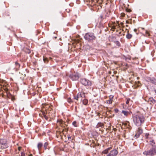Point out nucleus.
<instances>
[{
    "mask_svg": "<svg viewBox=\"0 0 156 156\" xmlns=\"http://www.w3.org/2000/svg\"><path fill=\"white\" fill-rule=\"evenodd\" d=\"M134 32H136L137 31V29H135L134 30Z\"/></svg>",
    "mask_w": 156,
    "mask_h": 156,
    "instance_id": "4c0bfd02",
    "label": "nucleus"
},
{
    "mask_svg": "<svg viewBox=\"0 0 156 156\" xmlns=\"http://www.w3.org/2000/svg\"><path fill=\"white\" fill-rule=\"evenodd\" d=\"M115 112L116 113L118 112L119 111V110L117 109H115Z\"/></svg>",
    "mask_w": 156,
    "mask_h": 156,
    "instance_id": "473e14b6",
    "label": "nucleus"
},
{
    "mask_svg": "<svg viewBox=\"0 0 156 156\" xmlns=\"http://www.w3.org/2000/svg\"><path fill=\"white\" fill-rule=\"evenodd\" d=\"M146 34L147 35V36L149 37L150 36V34L147 30H146L145 31Z\"/></svg>",
    "mask_w": 156,
    "mask_h": 156,
    "instance_id": "c85d7f7f",
    "label": "nucleus"
},
{
    "mask_svg": "<svg viewBox=\"0 0 156 156\" xmlns=\"http://www.w3.org/2000/svg\"><path fill=\"white\" fill-rule=\"evenodd\" d=\"M112 149L111 147H108V148L102 152V153L103 154H107L109 151Z\"/></svg>",
    "mask_w": 156,
    "mask_h": 156,
    "instance_id": "f8f14e48",
    "label": "nucleus"
},
{
    "mask_svg": "<svg viewBox=\"0 0 156 156\" xmlns=\"http://www.w3.org/2000/svg\"><path fill=\"white\" fill-rule=\"evenodd\" d=\"M115 42L117 45L119 46H120V44L119 41H117Z\"/></svg>",
    "mask_w": 156,
    "mask_h": 156,
    "instance_id": "393cba45",
    "label": "nucleus"
},
{
    "mask_svg": "<svg viewBox=\"0 0 156 156\" xmlns=\"http://www.w3.org/2000/svg\"><path fill=\"white\" fill-rule=\"evenodd\" d=\"M21 147H18V150H19V151H20V149H21Z\"/></svg>",
    "mask_w": 156,
    "mask_h": 156,
    "instance_id": "f704fd0d",
    "label": "nucleus"
},
{
    "mask_svg": "<svg viewBox=\"0 0 156 156\" xmlns=\"http://www.w3.org/2000/svg\"><path fill=\"white\" fill-rule=\"evenodd\" d=\"M115 26H113L112 27V28L113 29L112 31H114L115 30Z\"/></svg>",
    "mask_w": 156,
    "mask_h": 156,
    "instance_id": "c756f323",
    "label": "nucleus"
},
{
    "mask_svg": "<svg viewBox=\"0 0 156 156\" xmlns=\"http://www.w3.org/2000/svg\"><path fill=\"white\" fill-rule=\"evenodd\" d=\"M122 113L124 114V115L126 116H127L129 112H128L122 110Z\"/></svg>",
    "mask_w": 156,
    "mask_h": 156,
    "instance_id": "a211bd4d",
    "label": "nucleus"
},
{
    "mask_svg": "<svg viewBox=\"0 0 156 156\" xmlns=\"http://www.w3.org/2000/svg\"><path fill=\"white\" fill-rule=\"evenodd\" d=\"M149 134L148 133H146L145 134V136L146 137V138H148V136H149Z\"/></svg>",
    "mask_w": 156,
    "mask_h": 156,
    "instance_id": "2f4dec72",
    "label": "nucleus"
},
{
    "mask_svg": "<svg viewBox=\"0 0 156 156\" xmlns=\"http://www.w3.org/2000/svg\"><path fill=\"white\" fill-rule=\"evenodd\" d=\"M140 135V134H139V133L137 132V133L135 134V136L136 137V138H137L139 137Z\"/></svg>",
    "mask_w": 156,
    "mask_h": 156,
    "instance_id": "a878e982",
    "label": "nucleus"
},
{
    "mask_svg": "<svg viewBox=\"0 0 156 156\" xmlns=\"http://www.w3.org/2000/svg\"><path fill=\"white\" fill-rule=\"evenodd\" d=\"M30 51H29V52H28L29 54H30Z\"/></svg>",
    "mask_w": 156,
    "mask_h": 156,
    "instance_id": "a18cd8bd",
    "label": "nucleus"
},
{
    "mask_svg": "<svg viewBox=\"0 0 156 156\" xmlns=\"http://www.w3.org/2000/svg\"><path fill=\"white\" fill-rule=\"evenodd\" d=\"M146 80L148 82H150L153 84L156 85V78L154 77H147Z\"/></svg>",
    "mask_w": 156,
    "mask_h": 156,
    "instance_id": "423d86ee",
    "label": "nucleus"
},
{
    "mask_svg": "<svg viewBox=\"0 0 156 156\" xmlns=\"http://www.w3.org/2000/svg\"><path fill=\"white\" fill-rule=\"evenodd\" d=\"M100 17L101 18V19H102L103 18V16L102 15H101L100 16Z\"/></svg>",
    "mask_w": 156,
    "mask_h": 156,
    "instance_id": "e433bc0d",
    "label": "nucleus"
},
{
    "mask_svg": "<svg viewBox=\"0 0 156 156\" xmlns=\"http://www.w3.org/2000/svg\"><path fill=\"white\" fill-rule=\"evenodd\" d=\"M15 65L16 66V69H19L20 67V64L17 62H15Z\"/></svg>",
    "mask_w": 156,
    "mask_h": 156,
    "instance_id": "dca6fc26",
    "label": "nucleus"
},
{
    "mask_svg": "<svg viewBox=\"0 0 156 156\" xmlns=\"http://www.w3.org/2000/svg\"><path fill=\"white\" fill-rule=\"evenodd\" d=\"M29 156H33V155L31 154H30L29 155Z\"/></svg>",
    "mask_w": 156,
    "mask_h": 156,
    "instance_id": "a19ab883",
    "label": "nucleus"
},
{
    "mask_svg": "<svg viewBox=\"0 0 156 156\" xmlns=\"http://www.w3.org/2000/svg\"><path fill=\"white\" fill-rule=\"evenodd\" d=\"M148 102L151 104H154L156 103V101L152 97L148 99Z\"/></svg>",
    "mask_w": 156,
    "mask_h": 156,
    "instance_id": "1a4fd4ad",
    "label": "nucleus"
},
{
    "mask_svg": "<svg viewBox=\"0 0 156 156\" xmlns=\"http://www.w3.org/2000/svg\"><path fill=\"white\" fill-rule=\"evenodd\" d=\"M81 83L84 86H91V81L85 78L81 79L80 80Z\"/></svg>",
    "mask_w": 156,
    "mask_h": 156,
    "instance_id": "39448f33",
    "label": "nucleus"
},
{
    "mask_svg": "<svg viewBox=\"0 0 156 156\" xmlns=\"http://www.w3.org/2000/svg\"><path fill=\"white\" fill-rule=\"evenodd\" d=\"M7 142H8L6 139H0V144H8Z\"/></svg>",
    "mask_w": 156,
    "mask_h": 156,
    "instance_id": "9b49d317",
    "label": "nucleus"
},
{
    "mask_svg": "<svg viewBox=\"0 0 156 156\" xmlns=\"http://www.w3.org/2000/svg\"><path fill=\"white\" fill-rule=\"evenodd\" d=\"M150 142L151 143V145H152V146H154L155 144V143L154 141V140H151L150 141Z\"/></svg>",
    "mask_w": 156,
    "mask_h": 156,
    "instance_id": "4be33fe9",
    "label": "nucleus"
},
{
    "mask_svg": "<svg viewBox=\"0 0 156 156\" xmlns=\"http://www.w3.org/2000/svg\"><path fill=\"white\" fill-rule=\"evenodd\" d=\"M43 145V144L41 142H39L38 143L37 145V147L38 148L39 151H40Z\"/></svg>",
    "mask_w": 156,
    "mask_h": 156,
    "instance_id": "ddd939ff",
    "label": "nucleus"
},
{
    "mask_svg": "<svg viewBox=\"0 0 156 156\" xmlns=\"http://www.w3.org/2000/svg\"><path fill=\"white\" fill-rule=\"evenodd\" d=\"M79 95L80 96V98H85V97L84 93H79Z\"/></svg>",
    "mask_w": 156,
    "mask_h": 156,
    "instance_id": "f3484780",
    "label": "nucleus"
},
{
    "mask_svg": "<svg viewBox=\"0 0 156 156\" xmlns=\"http://www.w3.org/2000/svg\"><path fill=\"white\" fill-rule=\"evenodd\" d=\"M85 39L88 42H92L96 38L94 34L92 33H86L84 36Z\"/></svg>",
    "mask_w": 156,
    "mask_h": 156,
    "instance_id": "20e7f679",
    "label": "nucleus"
},
{
    "mask_svg": "<svg viewBox=\"0 0 156 156\" xmlns=\"http://www.w3.org/2000/svg\"><path fill=\"white\" fill-rule=\"evenodd\" d=\"M68 139L69 140H71V137L70 136H68Z\"/></svg>",
    "mask_w": 156,
    "mask_h": 156,
    "instance_id": "72a5a7b5",
    "label": "nucleus"
},
{
    "mask_svg": "<svg viewBox=\"0 0 156 156\" xmlns=\"http://www.w3.org/2000/svg\"><path fill=\"white\" fill-rule=\"evenodd\" d=\"M67 101L68 102L70 103H71L72 102L71 99L70 98H69L68 99Z\"/></svg>",
    "mask_w": 156,
    "mask_h": 156,
    "instance_id": "bb28decb",
    "label": "nucleus"
},
{
    "mask_svg": "<svg viewBox=\"0 0 156 156\" xmlns=\"http://www.w3.org/2000/svg\"><path fill=\"white\" fill-rule=\"evenodd\" d=\"M8 144H0V149H5L8 147Z\"/></svg>",
    "mask_w": 156,
    "mask_h": 156,
    "instance_id": "9d476101",
    "label": "nucleus"
},
{
    "mask_svg": "<svg viewBox=\"0 0 156 156\" xmlns=\"http://www.w3.org/2000/svg\"><path fill=\"white\" fill-rule=\"evenodd\" d=\"M137 132L139 133V134H141L143 132V130L140 128H138Z\"/></svg>",
    "mask_w": 156,
    "mask_h": 156,
    "instance_id": "aec40b11",
    "label": "nucleus"
},
{
    "mask_svg": "<svg viewBox=\"0 0 156 156\" xmlns=\"http://www.w3.org/2000/svg\"><path fill=\"white\" fill-rule=\"evenodd\" d=\"M60 122H61V123H62V120H61L60 121Z\"/></svg>",
    "mask_w": 156,
    "mask_h": 156,
    "instance_id": "58836bf2",
    "label": "nucleus"
},
{
    "mask_svg": "<svg viewBox=\"0 0 156 156\" xmlns=\"http://www.w3.org/2000/svg\"><path fill=\"white\" fill-rule=\"evenodd\" d=\"M142 28L143 30H144V28Z\"/></svg>",
    "mask_w": 156,
    "mask_h": 156,
    "instance_id": "c03bdc74",
    "label": "nucleus"
},
{
    "mask_svg": "<svg viewBox=\"0 0 156 156\" xmlns=\"http://www.w3.org/2000/svg\"><path fill=\"white\" fill-rule=\"evenodd\" d=\"M113 98V96H110V98H109V99L108 100H107L106 101L107 103L108 104H110L112 103V99Z\"/></svg>",
    "mask_w": 156,
    "mask_h": 156,
    "instance_id": "4468645a",
    "label": "nucleus"
},
{
    "mask_svg": "<svg viewBox=\"0 0 156 156\" xmlns=\"http://www.w3.org/2000/svg\"><path fill=\"white\" fill-rule=\"evenodd\" d=\"M154 92H155V94H156V89L154 90Z\"/></svg>",
    "mask_w": 156,
    "mask_h": 156,
    "instance_id": "37998d69",
    "label": "nucleus"
},
{
    "mask_svg": "<svg viewBox=\"0 0 156 156\" xmlns=\"http://www.w3.org/2000/svg\"><path fill=\"white\" fill-rule=\"evenodd\" d=\"M129 103V101H128V100H127L126 101V104H128V103Z\"/></svg>",
    "mask_w": 156,
    "mask_h": 156,
    "instance_id": "c9c22d12",
    "label": "nucleus"
},
{
    "mask_svg": "<svg viewBox=\"0 0 156 156\" xmlns=\"http://www.w3.org/2000/svg\"><path fill=\"white\" fill-rule=\"evenodd\" d=\"M132 36V35L129 33H128L126 35V37L128 39H130L131 38Z\"/></svg>",
    "mask_w": 156,
    "mask_h": 156,
    "instance_id": "6ab92c4d",
    "label": "nucleus"
},
{
    "mask_svg": "<svg viewBox=\"0 0 156 156\" xmlns=\"http://www.w3.org/2000/svg\"><path fill=\"white\" fill-rule=\"evenodd\" d=\"M69 76L73 81L77 80L79 78V75L77 73L70 74Z\"/></svg>",
    "mask_w": 156,
    "mask_h": 156,
    "instance_id": "0eeeda50",
    "label": "nucleus"
},
{
    "mask_svg": "<svg viewBox=\"0 0 156 156\" xmlns=\"http://www.w3.org/2000/svg\"><path fill=\"white\" fill-rule=\"evenodd\" d=\"M43 60L44 63H47L48 62V60L47 58H44V57Z\"/></svg>",
    "mask_w": 156,
    "mask_h": 156,
    "instance_id": "5701e85b",
    "label": "nucleus"
},
{
    "mask_svg": "<svg viewBox=\"0 0 156 156\" xmlns=\"http://www.w3.org/2000/svg\"><path fill=\"white\" fill-rule=\"evenodd\" d=\"M76 121H74V122H73V125L74 126H75V127H76L77 126V125H76Z\"/></svg>",
    "mask_w": 156,
    "mask_h": 156,
    "instance_id": "cd10ccee",
    "label": "nucleus"
},
{
    "mask_svg": "<svg viewBox=\"0 0 156 156\" xmlns=\"http://www.w3.org/2000/svg\"><path fill=\"white\" fill-rule=\"evenodd\" d=\"M50 112H51V114H50V115H51V114L52 113V111H51H51Z\"/></svg>",
    "mask_w": 156,
    "mask_h": 156,
    "instance_id": "79ce46f5",
    "label": "nucleus"
},
{
    "mask_svg": "<svg viewBox=\"0 0 156 156\" xmlns=\"http://www.w3.org/2000/svg\"><path fill=\"white\" fill-rule=\"evenodd\" d=\"M20 156H25V154L23 152H22L21 153V155Z\"/></svg>",
    "mask_w": 156,
    "mask_h": 156,
    "instance_id": "7c9ffc66",
    "label": "nucleus"
},
{
    "mask_svg": "<svg viewBox=\"0 0 156 156\" xmlns=\"http://www.w3.org/2000/svg\"><path fill=\"white\" fill-rule=\"evenodd\" d=\"M48 145V143L47 142H45L44 145V147L45 150L47 149V146Z\"/></svg>",
    "mask_w": 156,
    "mask_h": 156,
    "instance_id": "412c9836",
    "label": "nucleus"
},
{
    "mask_svg": "<svg viewBox=\"0 0 156 156\" xmlns=\"http://www.w3.org/2000/svg\"><path fill=\"white\" fill-rule=\"evenodd\" d=\"M133 118L134 124L138 126H141L145 120L144 116L140 114L134 115L133 116Z\"/></svg>",
    "mask_w": 156,
    "mask_h": 156,
    "instance_id": "f257e3e1",
    "label": "nucleus"
},
{
    "mask_svg": "<svg viewBox=\"0 0 156 156\" xmlns=\"http://www.w3.org/2000/svg\"><path fill=\"white\" fill-rule=\"evenodd\" d=\"M143 154L146 156H153L156 155V145L153 146L152 148L150 150L145 151Z\"/></svg>",
    "mask_w": 156,
    "mask_h": 156,
    "instance_id": "7ed1b4c3",
    "label": "nucleus"
},
{
    "mask_svg": "<svg viewBox=\"0 0 156 156\" xmlns=\"http://www.w3.org/2000/svg\"><path fill=\"white\" fill-rule=\"evenodd\" d=\"M43 108L41 110L42 114L43 115L45 119L48 120V117L46 116V115L48 114V115H50L51 114L50 112L52 110V108L50 106L48 105L44 104L42 105Z\"/></svg>",
    "mask_w": 156,
    "mask_h": 156,
    "instance_id": "f03ea898",
    "label": "nucleus"
},
{
    "mask_svg": "<svg viewBox=\"0 0 156 156\" xmlns=\"http://www.w3.org/2000/svg\"><path fill=\"white\" fill-rule=\"evenodd\" d=\"M83 103L85 105H87L88 103V101L86 99H84L82 101Z\"/></svg>",
    "mask_w": 156,
    "mask_h": 156,
    "instance_id": "2eb2a0df",
    "label": "nucleus"
},
{
    "mask_svg": "<svg viewBox=\"0 0 156 156\" xmlns=\"http://www.w3.org/2000/svg\"><path fill=\"white\" fill-rule=\"evenodd\" d=\"M80 98V96L79 95V93L78 94L77 96H75L74 97V98L76 100H78V99Z\"/></svg>",
    "mask_w": 156,
    "mask_h": 156,
    "instance_id": "b1692460",
    "label": "nucleus"
},
{
    "mask_svg": "<svg viewBox=\"0 0 156 156\" xmlns=\"http://www.w3.org/2000/svg\"><path fill=\"white\" fill-rule=\"evenodd\" d=\"M118 154L117 151L114 149L110 151L109 154L106 156H116Z\"/></svg>",
    "mask_w": 156,
    "mask_h": 156,
    "instance_id": "6e6552de",
    "label": "nucleus"
},
{
    "mask_svg": "<svg viewBox=\"0 0 156 156\" xmlns=\"http://www.w3.org/2000/svg\"><path fill=\"white\" fill-rule=\"evenodd\" d=\"M120 24H121V25H122L123 24V23H121Z\"/></svg>",
    "mask_w": 156,
    "mask_h": 156,
    "instance_id": "ea45409f",
    "label": "nucleus"
}]
</instances>
